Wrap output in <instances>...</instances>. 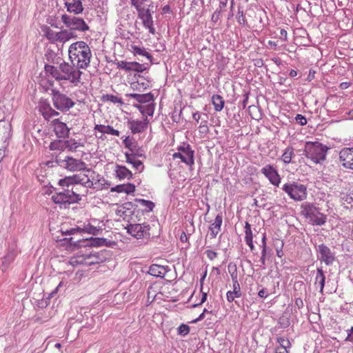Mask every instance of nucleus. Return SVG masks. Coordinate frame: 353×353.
<instances>
[{
	"instance_id": "19",
	"label": "nucleus",
	"mask_w": 353,
	"mask_h": 353,
	"mask_svg": "<svg viewBox=\"0 0 353 353\" xmlns=\"http://www.w3.org/2000/svg\"><path fill=\"white\" fill-rule=\"evenodd\" d=\"M39 110L46 120H49L50 119L59 114V113L53 110L50 103L46 101H41L39 103Z\"/></svg>"
},
{
	"instance_id": "10",
	"label": "nucleus",
	"mask_w": 353,
	"mask_h": 353,
	"mask_svg": "<svg viewBox=\"0 0 353 353\" xmlns=\"http://www.w3.org/2000/svg\"><path fill=\"white\" fill-rule=\"evenodd\" d=\"M127 232L137 239H148L150 237V227L147 223L130 224L126 228Z\"/></svg>"
},
{
	"instance_id": "55",
	"label": "nucleus",
	"mask_w": 353,
	"mask_h": 353,
	"mask_svg": "<svg viewBox=\"0 0 353 353\" xmlns=\"http://www.w3.org/2000/svg\"><path fill=\"white\" fill-rule=\"evenodd\" d=\"M265 255H266V243H264L263 248L261 252V262L263 265L265 263Z\"/></svg>"
},
{
	"instance_id": "22",
	"label": "nucleus",
	"mask_w": 353,
	"mask_h": 353,
	"mask_svg": "<svg viewBox=\"0 0 353 353\" xmlns=\"http://www.w3.org/2000/svg\"><path fill=\"white\" fill-rule=\"evenodd\" d=\"M148 120L145 118L143 121L131 120L128 121V126L132 134L143 132L148 127Z\"/></svg>"
},
{
	"instance_id": "16",
	"label": "nucleus",
	"mask_w": 353,
	"mask_h": 353,
	"mask_svg": "<svg viewBox=\"0 0 353 353\" xmlns=\"http://www.w3.org/2000/svg\"><path fill=\"white\" fill-rule=\"evenodd\" d=\"M261 171L273 185L277 187L279 185L281 180V176L277 170L272 165L264 166Z\"/></svg>"
},
{
	"instance_id": "15",
	"label": "nucleus",
	"mask_w": 353,
	"mask_h": 353,
	"mask_svg": "<svg viewBox=\"0 0 353 353\" xmlns=\"http://www.w3.org/2000/svg\"><path fill=\"white\" fill-rule=\"evenodd\" d=\"M117 68L123 70L126 72H142L146 68L143 64L137 61L128 62L125 61H119L116 63Z\"/></svg>"
},
{
	"instance_id": "44",
	"label": "nucleus",
	"mask_w": 353,
	"mask_h": 353,
	"mask_svg": "<svg viewBox=\"0 0 353 353\" xmlns=\"http://www.w3.org/2000/svg\"><path fill=\"white\" fill-rule=\"evenodd\" d=\"M50 149L51 150H64L66 149L65 141L57 140L51 142L50 145Z\"/></svg>"
},
{
	"instance_id": "23",
	"label": "nucleus",
	"mask_w": 353,
	"mask_h": 353,
	"mask_svg": "<svg viewBox=\"0 0 353 353\" xmlns=\"http://www.w3.org/2000/svg\"><path fill=\"white\" fill-rule=\"evenodd\" d=\"M52 125L56 135L60 138L65 137L68 135L70 129L66 124L59 119L52 121Z\"/></svg>"
},
{
	"instance_id": "57",
	"label": "nucleus",
	"mask_w": 353,
	"mask_h": 353,
	"mask_svg": "<svg viewBox=\"0 0 353 353\" xmlns=\"http://www.w3.org/2000/svg\"><path fill=\"white\" fill-rule=\"evenodd\" d=\"M192 118L196 123H199L201 118V114L199 112H196L192 114Z\"/></svg>"
},
{
	"instance_id": "11",
	"label": "nucleus",
	"mask_w": 353,
	"mask_h": 353,
	"mask_svg": "<svg viewBox=\"0 0 353 353\" xmlns=\"http://www.w3.org/2000/svg\"><path fill=\"white\" fill-rule=\"evenodd\" d=\"M194 153L189 144H183L178 148V152L172 154V158L179 159L186 165L192 166L194 163Z\"/></svg>"
},
{
	"instance_id": "56",
	"label": "nucleus",
	"mask_w": 353,
	"mask_h": 353,
	"mask_svg": "<svg viewBox=\"0 0 353 353\" xmlns=\"http://www.w3.org/2000/svg\"><path fill=\"white\" fill-rule=\"evenodd\" d=\"M280 39L284 41L288 40V33L287 31L284 29H281L280 30Z\"/></svg>"
},
{
	"instance_id": "31",
	"label": "nucleus",
	"mask_w": 353,
	"mask_h": 353,
	"mask_svg": "<svg viewBox=\"0 0 353 353\" xmlns=\"http://www.w3.org/2000/svg\"><path fill=\"white\" fill-rule=\"evenodd\" d=\"M94 130L102 134H108L115 137L120 136V132L118 130L114 129L111 125L96 124L94 125Z\"/></svg>"
},
{
	"instance_id": "3",
	"label": "nucleus",
	"mask_w": 353,
	"mask_h": 353,
	"mask_svg": "<svg viewBox=\"0 0 353 353\" xmlns=\"http://www.w3.org/2000/svg\"><path fill=\"white\" fill-rule=\"evenodd\" d=\"M131 3L137 10L139 18L141 19L143 26L150 32L154 34L151 13L154 7L152 0H131Z\"/></svg>"
},
{
	"instance_id": "27",
	"label": "nucleus",
	"mask_w": 353,
	"mask_h": 353,
	"mask_svg": "<svg viewBox=\"0 0 353 353\" xmlns=\"http://www.w3.org/2000/svg\"><path fill=\"white\" fill-rule=\"evenodd\" d=\"M223 222V217L218 214L212 223L209 227L210 236L211 238H215L221 231V227Z\"/></svg>"
},
{
	"instance_id": "26",
	"label": "nucleus",
	"mask_w": 353,
	"mask_h": 353,
	"mask_svg": "<svg viewBox=\"0 0 353 353\" xmlns=\"http://www.w3.org/2000/svg\"><path fill=\"white\" fill-rule=\"evenodd\" d=\"M319 252L321 254V259L326 265H330L334 261V256L327 246L323 244L320 245L319 246Z\"/></svg>"
},
{
	"instance_id": "58",
	"label": "nucleus",
	"mask_w": 353,
	"mask_h": 353,
	"mask_svg": "<svg viewBox=\"0 0 353 353\" xmlns=\"http://www.w3.org/2000/svg\"><path fill=\"white\" fill-rule=\"evenodd\" d=\"M180 240L182 243H188V237L185 232H183L180 235Z\"/></svg>"
},
{
	"instance_id": "30",
	"label": "nucleus",
	"mask_w": 353,
	"mask_h": 353,
	"mask_svg": "<svg viewBox=\"0 0 353 353\" xmlns=\"http://www.w3.org/2000/svg\"><path fill=\"white\" fill-rule=\"evenodd\" d=\"M77 35L71 30L63 29L58 32L57 43H64L72 39H75Z\"/></svg>"
},
{
	"instance_id": "2",
	"label": "nucleus",
	"mask_w": 353,
	"mask_h": 353,
	"mask_svg": "<svg viewBox=\"0 0 353 353\" xmlns=\"http://www.w3.org/2000/svg\"><path fill=\"white\" fill-rule=\"evenodd\" d=\"M71 63L79 69H86L90 63L91 50L88 45L82 41L72 43L68 48Z\"/></svg>"
},
{
	"instance_id": "43",
	"label": "nucleus",
	"mask_w": 353,
	"mask_h": 353,
	"mask_svg": "<svg viewBox=\"0 0 353 353\" xmlns=\"http://www.w3.org/2000/svg\"><path fill=\"white\" fill-rule=\"evenodd\" d=\"M65 143L66 149L70 151H75L78 148L83 146L80 142L77 141L74 139L65 140Z\"/></svg>"
},
{
	"instance_id": "20",
	"label": "nucleus",
	"mask_w": 353,
	"mask_h": 353,
	"mask_svg": "<svg viewBox=\"0 0 353 353\" xmlns=\"http://www.w3.org/2000/svg\"><path fill=\"white\" fill-rule=\"evenodd\" d=\"M64 5L67 11L74 14H79L83 10L81 0H64Z\"/></svg>"
},
{
	"instance_id": "24",
	"label": "nucleus",
	"mask_w": 353,
	"mask_h": 353,
	"mask_svg": "<svg viewBox=\"0 0 353 353\" xmlns=\"http://www.w3.org/2000/svg\"><path fill=\"white\" fill-rule=\"evenodd\" d=\"M125 161L132 165L133 168L137 170L139 173L142 172L144 170L143 162L138 159L136 155L133 153H125Z\"/></svg>"
},
{
	"instance_id": "59",
	"label": "nucleus",
	"mask_w": 353,
	"mask_h": 353,
	"mask_svg": "<svg viewBox=\"0 0 353 353\" xmlns=\"http://www.w3.org/2000/svg\"><path fill=\"white\" fill-rule=\"evenodd\" d=\"M220 14L221 10H216L212 16V20L214 21H216L219 19Z\"/></svg>"
},
{
	"instance_id": "62",
	"label": "nucleus",
	"mask_w": 353,
	"mask_h": 353,
	"mask_svg": "<svg viewBox=\"0 0 353 353\" xmlns=\"http://www.w3.org/2000/svg\"><path fill=\"white\" fill-rule=\"evenodd\" d=\"M199 128L203 129L205 132L208 131V128L207 125V121H202L199 126Z\"/></svg>"
},
{
	"instance_id": "40",
	"label": "nucleus",
	"mask_w": 353,
	"mask_h": 353,
	"mask_svg": "<svg viewBox=\"0 0 353 353\" xmlns=\"http://www.w3.org/2000/svg\"><path fill=\"white\" fill-rule=\"evenodd\" d=\"M212 103L214 106V110L216 112H220L224 107L225 101L221 95L214 94L212 97Z\"/></svg>"
},
{
	"instance_id": "51",
	"label": "nucleus",
	"mask_w": 353,
	"mask_h": 353,
	"mask_svg": "<svg viewBox=\"0 0 353 353\" xmlns=\"http://www.w3.org/2000/svg\"><path fill=\"white\" fill-rule=\"evenodd\" d=\"M283 242L282 241L278 240L277 243L276 244V255L279 258H281L283 256Z\"/></svg>"
},
{
	"instance_id": "6",
	"label": "nucleus",
	"mask_w": 353,
	"mask_h": 353,
	"mask_svg": "<svg viewBox=\"0 0 353 353\" xmlns=\"http://www.w3.org/2000/svg\"><path fill=\"white\" fill-rule=\"evenodd\" d=\"M303 214L313 225H323L327 221V216L312 205H306L303 208Z\"/></svg>"
},
{
	"instance_id": "35",
	"label": "nucleus",
	"mask_w": 353,
	"mask_h": 353,
	"mask_svg": "<svg viewBox=\"0 0 353 353\" xmlns=\"http://www.w3.org/2000/svg\"><path fill=\"white\" fill-rule=\"evenodd\" d=\"M166 272V268L164 266L152 264L149 268L148 273L153 276L163 277Z\"/></svg>"
},
{
	"instance_id": "41",
	"label": "nucleus",
	"mask_w": 353,
	"mask_h": 353,
	"mask_svg": "<svg viewBox=\"0 0 353 353\" xmlns=\"http://www.w3.org/2000/svg\"><path fill=\"white\" fill-rule=\"evenodd\" d=\"M130 50L134 54V55H141L145 57L147 59H148L150 62L152 61V56L145 50L144 48H141L139 46H135V45H131L130 46Z\"/></svg>"
},
{
	"instance_id": "47",
	"label": "nucleus",
	"mask_w": 353,
	"mask_h": 353,
	"mask_svg": "<svg viewBox=\"0 0 353 353\" xmlns=\"http://www.w3.org/2000/svg\"><path fill=\"white\" fill-rule=\"evenodd\" d=\"M104 101H108L112 102L113 103H123V101L121 98L113 95V94H106L103 96Z\"/></svg>"
},
{
	"instance_id": "13",
	"label": "nucleus",
	"mask_w": 353,
	"mask_h": 353,
	"mask_svg": "<svg viewBox=\"0 0 353 353\" xmlns=\"http://www.w3.org/2000/svg\"><path fill=\"white\" fill-rule=\"evenodd\" d=\"M11 131L10 122L5 119L0 120V151L8 147L11 138Z\"/></svg>"
},
{
	"instance_id": "52",
	"label": "nucleus",
	"mask_w": 353,
	"mask_h": 353,
	"mask_svg": "<svg viewBox=\"0 0 353 353\" xmlns=\"http://www.w3.org/2000/svg\"><path fill=\"white\" fill-rule=\"evenodd\" d=\"M237 21L239 23L245 25L246 23V19L245 16L243 15V11L239 10L238 16H237Z\"/></svg>"
},
{
	"instance_id": "61",
	"label": "nucleus",
	"mask_w": 353,
	"mask_h": 353,
	"mask_svg": "<svg viewBox=\"0 0 353 353\" xmlns=\"http://www.w3.org/2000/svg\"><path fill=\"white\" fill-rule=\"evenodd\" d=\"M276 353H289L288 349L277 347L276 348Z\"/></svg>"
},
{
	"instance_id": "37",
	"label": "nucleus",
	"mask_w": 353,
	"mask_h": 353,
	"mask_svg": "<svg viewBox=\"0 0 353 353\" xmlns=\"http://www.w3.org/2000/svg\"><path fill=\"white\" fill-rule=\"evenodd\" d=\"M135 108H137L143 116H145L147 118V116H152L154 112V104L149 103L145 105H135Z\"/></svg>"
},
{
	"instance_id": "38",
	"label": "nucleus",
	"mask_w": 353,
	"mask_h": 353,
	"mask_svg": "<svg viewBox=\"0 0 353 353\" xmlns=\"http://www.w3.org/2000/svg\"><path fill=\"white\" fill-rule=\"evenodd\" d=\"M245 241L246 244L250 247L251 250H253L254 248L253 241H252V232L251 230V225L248 222L245 223Z\"/></svg>"
},
{
	"instance_id": "17",
	"label": "nucleus",
	"mask_w": 353,
	"mask_h": 353,
	"mask_svg": "<svg viewBox=\"0 0 353 353\" xmlns=\"http://www.w3.org/2000/svg\"><path fill=\"white\" fill-rule=\"evenodd\" d=\"M63 166L70 171H81L85 170V163L81 160L72 157H66L63 161Z\"/></svg>"
},
{
	"instance_id": "42",
	"label": "nucleus",
	"mask_w": 353,
	"mask_h": 353,
	"mask_svg": "<svg viewBox=\"0 0 353 353\" xmlns=\"http://www.w3.org/2000/svg\"><path fill=\"white\" fill-rule=\"evenodd\" d=\"M131 87L134 90L143 91L149 88V82L143 79L131 83Z\"/></svg>"
},
{
	"instance_id": "7",
	"label": "nucleus",
	"mask_w": 353,
	"mask_h": 353,
	"mask_svg": "<svg viewBox=\"0 0 353 353\" xmlns=\"http://www.w3.org/2000/svg\"><path fill=\"white\" fill-rule=\"evenodd\" d=\"M282 189L294 201H302L307 197V189L303 184L296 182L285 183Z\"/></svg>"
},
{
	"instance_id": "32",
	"label": "nucleus",
	"mask_w": 353,
	"mask_h": 353,
	"mask_svg": "<svg viewBox=\"0 0 353 353\" xmlns=\"http://www.w3.org/2000/svg\"><path fill=\"white\" fill-rule=\"evenodd\" d=\"M69 263L71 265L75 267L78 265L87 266L86 252L77 254L70 259Z\"/></svg>"
},
{
	"instance_id": "50",
	"label": "nucleus",
	"mask_w": 353,
	"mask_h": 353,
	"mask_svg": "<svg viewBox=\"0 0 353 353\" xmlns=\"http://www.w3.org/2000/svg\"><path fill=\"white\" fill-rule=\"evenodd\" d=\"M123 144L125 148H128L132 152H134L135 145L131 139L129 137H126L123 140Z\"/></svg>"
},
{
	"instance_id": "63",
	"label": "nucleus",
	"mask_w": 353,
	"mask_h": 353,
	"mask_svg": "<svg viewBox=\"0 0 353 353\" xmlns=\"http://www.w3.org/2000/svg\"><path fill=\"white\" fill-rule=\"evenodd\" d=\"M350 85V83L349 82H342L339 87L342 90H345V89H347V88H349Z\"/></svg>"
},
{
	"instance_id": "18",
	"label": "nucleus",
	"mask_w": 353,
	"mask_h": 353,
	"mask_svg": "<svg viewBox=\"0 0 353 353\" xmlns=\"http://www.w3.org/2000/svg\"><path fill=\"white\" fill-rule=\"evenodd\" d=\"M101 230L100 227L99 226H94L92 225L91 223H88L84 226L83 228H81L79 227L73 228L70 230H62V233L63 235H68V234H74L76 232H87L93 235H97L99 234V231Z\"/></svg>"
},
{
	"instance_id": "39",
	"label": "nucleus",
	"mask_w": 353,
	"mask_h": 353,
	"mask_svg": "<svg viewBox=\"0 0 353 353\" xmlns=\"http://www.w3.org/2000/svg\"><path fill=\"white\" fill-rule=\"evenodd\" d=\"M294 156V148L290 145L288 146L281 156V161L285 164H289L292 162V157Z\"/></svg>"
},
{
	"instance_id": "60",
	"label": "nucleus",
	"mask_w": 353,
	"mask_h": 353,
	"mask_svg": "<svg viewBox=\"0 0 353 353\" xmlns=\"http://www.w3.org/2000/svg\"><path fill=\"white\" fill-rule=\"evenodd\" d=\"M258 295L261 298H266L268 296V293L265 289H262L259 292Z\"/></svg>"
},
{
	"instance_id": "29",
	"label": "nucleus",
	"mask_w": 353,
	"mask_h": 353,
	"mask_svg": "<svg viewBox=\"0 0 353 353\" xmlns=\"http://www.w3.org/2000/svg\"><path fill=\"white\" fill-rule=\"evenodd\" d=\"M136 187L132 183H126V184H121L117 185L114 187H112L110 189L112 192H117V193H125L127 194H130L134 193L135 191Z\"/></svg>"
},
{
	"instance_id": "8",
	"label": "nucleus",
	"mask_w": 353,
	"mask_h": 353,
	"mask_svg": "<svg viewBox=\"0 0 353 353\" xmlns=\"http://www.w3.org/2000/svg\"><path fill=\"white\" fill-rule=\"evenodd\" d=\"M61 19L63 23L68 30H71L72 32L74 30L85 32L89 29V26L81 18L64 14L61 15Z\"/></svg>"
},
{
	"instance_id": "36",
	"label": "nucleus",
	"mask_w": 353,
	"mask_h": 353,
	"mask_svg": "<svg viewBox=\"0 0 353 353\" xmlns=\"http://www.w3.org/2000/svg\"><path fill=\"white\" fill-rule=\"evenodd\" d=\"M325 282V276L324 274L323 270H322V268H318L316 275L315 277L314 285L316 286H319V291L321 293L323 292Z\"/></svg>"
},
{
	"instance_id": "14",
	"label": "nucleus",
	"mask_w": 353,
	"mask_h": 353,
	"mask_svg": "<svg viewBox=\"0 0 353 353\" xmlns=\"http://www.w3.org/2000/svg\"><path fill=\"white\" fill-rule=\"evenodd\" d=\"M339 161L343 168L353 170V147L341 149L339 152Z\"/></svg>"
},
{
	"instance_id": "34",
	"label": "nucleus",
	"mask_w": 353,
	"mask_h": 353,
	"mask_svg": "<svg viewBox=\"0 0 353 353\" xmlns=\"http://www.w3.org/2000/svg\"><path fill=\"white\" fill-rule=\"evenodd\" d=\"M44 37L52 43H57L58 32L51 29L49 26H44L41 28Z\"/></svg>"
},
{
	"instance_id": "5",
	"label": "nucleus",
	"mask_w": 353,
	"mask_h": 353,
	"mask_svg": "<svg viewBox=\"0 0 353 353\" xmlns=\"http://www.w3.org/2000/svg\"><path fill=\"white\" fill-rule=\"evenodd\" d=\"M84 192L85 194H83V196L86 195L88 190H85ZM81 196L82 194L77 193L74 189L71 190H68L63 192L56 193L52 196V200L54 203L59 205L61 208H67L70 204L76 203L81 201Z\"/></svg>"
},
{
	"instance_id": "1",
	"label": "nucleus",
	"mask_w": 353,
	"mask_h": 353,
	"mask_svg": "<svg viewBox=\"0 0 353 353\" xmlns=\"http://www.w3.org/2000/svg\"><path fill=\"white\" fill-rule=\"evenodd\" d=\"M45 70L57 81H68L74 85L81 83L83 74L81 69L65 61L61 63L58 66L46 65Z\"/></svg>"
},
{
	"instance_id": "28",
	"label": "nucleus",
	"mask_w": 353,
	"mask_h": 353,
	"mask_svg": "<svg viewBox=\"0 0 353 353\" xmlns=\"http://www.w3.org/2000/svg\"><path fill=\"white\" fill-rule=\"evenodd\" d=\"M105 259L103 253L86 252L87 266L102 263Z\"/></svg>"
},
{
	"instance_id": "45",
	"label": "nucleus",
	"mask_w": 353,
	"mask_h": 353,
	"mask_svg": "<svg viewBox=\"0 0 353 353\" xmlns=\"http://www.w3.org/2000/svg\"><path fill=\"white\" fill-rule=\"evenodd\" d=\"M59 185L62 187L69 186L70 185H76V181L74 180V174L71 176H65L59 181Z\"/></svg>"
},
{
	"instance_id": "4",
	"label": "nucleus",
	"mask_w": 353,
	"mask_h": 353,
	"mask_svg": "<svg viewBox=\"0 0 353 353\" xmlns=\"http://www.w3.org/2000/svg\"><path fill=\"white\" fill-rule=\"evenodd\" d=\"M329 148L318 141H307L304 148V153L307 159L314 163H321L326 159Z\"/></svg>"
},
{
	"instance_id": "33",
	"label": "nucleus",
	"mask_w": 353,
	"mask_h": 353,
	"mask_svg": "<svg viewBox=\"0 0 353 353\" xmlns=\"http://www.w3.org/2000/svg\"><path fill=\"white\" fill-rule=\"evenodd\" d=\"M126 96L134 99L137 102L141 103H145L154 101L153 95L151 93H147L143 94L130 93L127 94Z\"/></svg>"
},
{
	"instance_id": "46",
	"label": "nucleus",
	"mask_w": 353,
	"mask_h": 353,
	"mask_svg": "<svg viewBox=\"0 0 353 353\" xmlns=\"http://www.w3.org/2000/svg\"><path fill=\"white\" fill-rule=\"evenodd\" d=\"M79 241V240L74 241V238H64L63 239L61 240L60 242L61 243V245H67V246L71 249L72 246L77 247L78 246L77 243Z\"/></svg>"
},
{
	"instance_id": "64",
	"label": "nucleus",
	"mask_w": 353,
	"mask_h": 353,
	"mask_svg": "<svg viewBox=\"0 0 353 353\" xmlns=\"http://www.w3.org/2000/svg\"><path fill=\"white\" fill-rule=\"evenodd\" d=\"M226 5H227V1L226 0L224 1H221L220 3H219L220 10L221 11V10L223 8H224L226 6Z\"/></svg>"
},
{
	"instance_id": "49",
	"label": "nucleus",
	"mask_w": 353,
	"mask_h": 353,
	"mask_svg": "<svg viewBox=\"0 0 353 353\" xmlns=\"http://www.w3.org/2000/svg\"><path fill=\"white\" fill-rule=\"evenodd\" d=\"M190 332V327L185 324H181L178 327V334L182 336H185Z\"/></svg>"
},
{
	"instance_id": "9",
	"label": "nucleus",
	"mask_w": 353,
	"mask_h": 353,
	"mask_svg": "<svg viewBox=\"0 0 353 353\" xmlns=\"http://www.w3.org/2000/svg\"><path fill=\"white\" fill-rule=\"evenodd\" d=\"M52 102L54 106L62 112L68 111L75 105V103L70 97L59 91H53Z\"/></svg>"
},
{
	"instance_id": "48",
	"label": "nucleus",
	"mask_w": 353,
	"mask_h": 353,
	"mask_svg": "<svg viewBox=\"0 0 353 353\" xmlns=\"http://www.w3.org/2000/svg\"><path fill=\"white\" fill-rule=\"evenodd\" d=\"M277 342L279 343L280 347L290 349L291 347V343L288 339L284 337H279L277 338Z\"/></svg>"
},
{
	"instance_id": "53",
	"label": "nucleus",
	"mask_w": 353,
	"mask_h": 353,
	"mask_svg": "<svg viewBox=\"0 0 353 353\" xmlns=\"http://www.w3.org/2000/svg\"><path fill=\"white\" fill-rule=\"evenodd\" d=\"M139 202L142 205H143L146 208H148L150 210H152L153 208L154 207V204L152 201H146V200H144V199H141L139 201Z\"/></svg>"
},
{
	"instance_id": "12",
	"label": "nucleus",
	"mask_w": 353,
	"mask_h": 353,
	"mask_svg": "<svg viewBox=\"0 0 353 353\" xmlns=\"http://www.w3.org/2000/svg\"><path fill=\"white\" fill-rule=\"evenodd\" d=\"M95 172L91 169H86L84 173L74 174L76 185H81L85 188H95L97 182H94Z\"/></svg>"
},
{
	"instance_id": "21",
	"label": "nucleus",
	"mask_w": 353,
	"mask_h": 353,
	"mask_svg": "<svg viewBox=\"0 0 353 353\" xmlns=\"http://www.w3.org/2000/svg\"><path fill=\"white\" fill-rule=\"evenodd\" d=\"M114 172L115 177L119 180H130L133 177L132 172L124 165L116 164Z\"/></svg>"
},
{
	"instance_id": "25",
	"label": "nucleus",
	"mask_w": 353,
	"mask_h": 353,
	"mask_svg": "<svg viewBox=\"0 0 353 353\" xmlns=\"http://www.w3.org/2000/svg\"><path fill=\"white\" fill-rule=\"evenodd\" d=\"M232 277V283H233V290L228 291L226 294V298L228 302H232L235 298H239L241 296V292L240 285L237 280L236 276Z\"/></svg>"
},
{
	"instance_id": "54",
	"label": "nucleus",
	"mask_w": 353,
	"mask_h": 353,
	"mask_svg": "<svg viewBox=\"0 0 353 353\" xmlns=\"http://www.w3.org/2000/svg\"><path fill=\"white\" fill-rule=\"evenodd\" d=\"M205 254L207 257L210 260H214L217 257L218 255L217 252L210 250H206Z\"/></svg>"
}]
</instances>
